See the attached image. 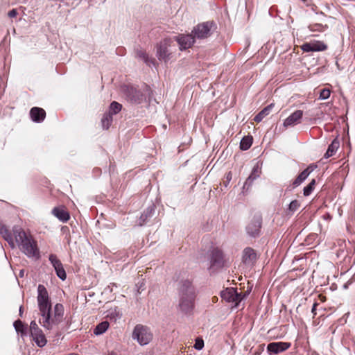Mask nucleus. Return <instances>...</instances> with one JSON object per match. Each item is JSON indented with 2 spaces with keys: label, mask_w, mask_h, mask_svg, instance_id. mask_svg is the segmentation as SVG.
Wrapping results in <instances>:
<instances>
[{
  "label": "nucleus",
  "mask_w": 355,
  "mask_h": 355,
  "mask_svg": "<svg viewBox=\"0 0 355 355\" xmlns=\"http://www.w3.org/2000/svg\"><path fill=\"white\" fill-rule=\"evenodd\" d=\"M112 116L113 115L108 112L103 114V116L101 119V123L103 129L107 130L110 127L113 120Z\"/></svg>",
  "instance_id": "obj_29"
},
{
  "label": "nucleus",
  "mask_w": 355,
  "mask_h": 355,
  "mask_svg": "<svg viewBox=\"0 0 355 355\" xmlns=\"http://www.w3.org/2000/svg\"><path fill=\"white\" fill-rule=\"evenodd\" d=\"M132 337L139 345H146L152 340L153 334L149 327L139 324L135 327Z\"/></svg>",
  "instance_id": "obj_6"
},
{
  "label": "nucleus",
  "mask_w": 355,
  "mask_h": 355,
  "mask_svg": "<svg viewBox=\"0 0 355 355\" xmlns=\"http://www.w3.org/2000/svg\"><path fill=\"white\" fill-rule=\"evenodd\" d=\"M13 232L19 248L28 257H35L36 259L40 257L37 243L31 236H28L21 228L19 227H15Z\"/></svg>",
  "instance_id": "obj_2"
},
{
  "label": "nucleus",
  "mask_w": 355,
  "mask_h": 355,
  "mask_svg": "<svg viewBox=\"0 0 355 355\" xmlns=\"http://www.w3.org/2000/svg\"><path fill=\"white\" fill-rule=\"evenodd\" d=\"M318 302H315L313 304V306H312V309H311V313H313V318H314L317 313H316V307L318 306Z\"/></svg>",
  "instance_id": "obj_45"
},
{
  "label": "nucleus",
  "mask_w": 355,
  "mask_h": 355,
  "mask_svg": "<svg viewBox=\"0 0 355 355\" xmlns=\"http://www.w3.org/2000/svg\"><path fill=\"white\" fill-rule=\"evenodd\" d=\"M17 14L18 12L16 9H12L8 12V15L9 17L13 18L15 17L17 15Z\"/></svg>",
  "instance_id": "obj_43"
},
{
  "label": "nucleus",
  "mask_w": 355,
  "mask_h": 355,
  "mask_svg": "<svg viewBox=\"0 0 355 355\" xmlns=\"http://www.w3.org/2000/svg\"><path fill=\"white\" fill-rule=\"evenodd\" d=\"M13 326L18 334L23 338L27 335L28 327L21 320H17L14 322Z\"/></svg>",
  "instance_id": "obj_25"
},
{
  "label": "nucleus",
  "mask_w": 355,
  "mask_h": 355,
  "mask_svg": "<svg viewBox=\"0 0 355 355\" xmlns=\"http://www.w3.org/2000/svg\"><path fill=\"white\" fill-rule=\"evenodd\" d=\"M217 29V24L213 20L201 22L193 26L191 33L196 40H205L211 37Z\"/></svg>",
  "instance_id": "obj_5"
},
{
  "label": "nucleus",
  "mask_w": 355,
  "mask_h": 355,
  "mask_svg": "<svg viewBox=\"0 0 355 355\" xmlns=\"http://www.w3.org/2000/svg\"><path fill=\"white\" fill-rule=\"evenodd\" d=\"M23 311H24V307H23V306H20L19 309V314L20 317H22Z\"/></svg>",
  "instance_id": "obj_47"
},
{
  "label": "nucleus",
  "mask_w": 355,
  "mask_h": 355,
  "mask_svg": "<svg viewBox=\"0 0 355 355\" xmlns=\"http://www.w3.org/2000/svg\"><path fill=\"white\" fill-rule=\"evenodd\" d=\"M173 39L178 44L179 49L181 51L191 48L196 41L191 32L189 34H178Z\"/></svg>",
  "instance_id": "obj_11"
},
{
  "label": "nucleus",
  "mask_w": 355,
  "mask_h": 355,
  "mask_svg": "<svg viewBox=\"0 0 355 355\" xmlns=\"http://www.w3.org/2000/svg\"><path fill=\"white\" fill-rule=\"evenodd\" d=\"M108 355H118V354L114 352H112L109 353Z\"/></svg>",
  "instance_id": "obj_50"
},
{
  "label": "nucleus",
  "mask_w": 355,
  "mask_h": 355,
  "mask_svg": "<svg viewBox=\"0 0 355 355\" xmlns=\"http://www.w3.org/2000/svg\"><path fill=\"white\" fill-rule=\"evenodd\" d=\"M64 312V306L60 303H57L54 306L53 315L51 316V311L49 312V320L44 322V318L40 320V323L46 329H51L53 325L58 324L63 318Z\"/></svg>",
  "instance_id": "obj_7"
},
{
  "label": "nucleus",
  "mask_w": 355,
  "mask_h": 355,
  "mask_svg": "<svg viewBox=\"0 0 355 355\" xmlns=\"http://www.w3.org/2000/svg\"><path fill=\"white\" fill-rule=\"evenodd\" d=\"M303 116V111L300 110H295L289 115L284 121L283 125L285 128L294 126L300 123Z\"/></svg>",
  "instance_id": "obj_17"
},
{
  "label": "nucleus",
  "mask_w": 355,
  "mask_h": 355,
  "mask_svg": "<svg viewBox=\"0 0 355 355\" xmlns=\"http://www.w3.org/2000/svg\"><path fill=\"white\" fill-rule=\"evenodd\" d=\"M248 178L250 179V180H252V182H254L258 178L255 177V175H252L250 174V175L248 177Z\"/></svg>",
  "instance_id": "obj_46"
},
{
  "label": "nucleus",
  "mask_w": 355,
  "mask_h": 355,
  "mask_svg": "<svg viewBox=\"0 0 355 355\" xmlns=\"http://www.w3.org/2000/svg\"><path fill=\"white\" fill-rule=\"evenodd\" d=\"M136 57L142 60L149 67L152 64L155 65V59L150 58L148 55L142 50L137 49L136 51Z\"/></svg>",
  "instance_id": "obj_24"
},
{
  "label": "nucleus",
  "mask_w": 355,
  "mask_h": 355,
  "mask_svg": "<svg viewBox=\"0 0 355 355\" xmlns=\"http://www.w3.org/2000/svg\"><path fill=\"white\" fill-rule=\"evenodd\" d=\"M52 214L60 221L67 223L70 218V214L64 207H55L52 209Z\"/></svg>",
  "instance_id": "obj_19"
},
{
  "label": "nucleus",
  "mask_w": 355,
  "mask_h": 355,
  "mask_svg": "<svg viewBox=\"0 0 355 355\" xmlns=\"http://www.w3.org/2000/svg\"><path fill=\"white\" fill-rule=\"evenodd\" d=\"M331 94V90L329 88H323L320 92L318 99L327 100L329 98Z\"/></svg>",
  "instance_id": "obj_35"
},
{
  "label": "nucleus",
  "mask_w": 355,
  "mask_h": 355,
  "mask_svg": "<svg viewBox=\"0 0 355 355\" xmlns=\"http://www.w3.org/2000/svg\"><path fill=\"white\" fill-rule=\"evenodd\" d=\"M250 174L252 175H255V177H257V178L260 177V175L261 174V168L259 165V163H257L254 166V167H253Z\"/></svg>",
  "instance_id": "obj_37"
},
{
  "label": "nucleus",
  "mask_w": 355,
  "mask_h": 355,
  "mask_svg": "<svg viewBox=\"0 0 355 355\" xmlns=\"http://www.w3.org/2000/svg\"><path fill=\"white\" fill-rule=\"evenodd\" d=\"M40 329V328L38 327L37 324L35 320H33L30 323V331L31 335L33 334V333H35L37 330Z\"/></svg>",
  "instance_id": "obj_41"
},
{
  "label": "nucleus",
  "mask_w": 355,
  "mask_h": 355,
  "mask_svg": "<svg viewBox=\"0 0 355 355\" xmlns=\"http://www.w3.org/2000/svg\"><path fill=\"white\" fill-rule=\"evenodd\" d=\"M257 259L256 251L250 247H246L243 250L242 261L245 265H252Z\"/></svg>",
  "instance_id": "obj_16"
},
{
  "label": "nucleus",
  "mask_w": 355,
  "mask_h": 355,
  "mask_svg": "<svg viewBox=\"0 0 355 355\" xmlns=\"http://www.w3.org/2000/svg\"><path fill=\"white\" fill-rule=\"evenodd\" d=\"M291 346L288 342H272L267 345V352L269 355L277 354L285 352Z\"/></svg>",
  "instance_id": "obj_14"
},
{
  "label": "nucleus",
  "mask_w": 355,
  "mask_h": 355,
  "mask_svg": "<svg viewBox=\"0 0 355 355\" xmlns=\"http://www.w3.org/2000/svg\"><path fill=\"white\" fill-rule=\"evenodd\" d=\"M252 142L253 138L251 135L245 136L241 140L239 148L241 150H247L251 147Z\"/></svg>",
  "instance_id": "obj_27"
},
{
  "label": "nucleus",
  "mask_w": 355,
  "mask_h": 355,
  "mask_svg": "<svg viewBox=\"0 0 355 355\" xmlns=\"http://www.w3.org/2000/svg\"><path fill=\"white\" fill-rule=\"evenodd\" d=\"M168 42L166 40L161 41L156 46V56L160 61L166 62L170 59L171 53L168 52Z\"/></svg>",
  "instance_id": "obj_15"
},
{
  "label": "nucleus",
  "mask_w": 355,
  "mask_h": 355,
  "mask_svg": "<svg viewBox=\"0 0 355 355\" xmlns=\"http://www.w3.org/2000/svg\"><path fill=\"white\" fill-rule=\"evenodd\" d=\"M109 327L107 321H103L98 324L94 329V334L96 336L101 335L105 333Z\"/></svg>",
  "instance_id": "obj_28"
},
{
  "label": "nucleus",
  "mask_w": 355,
  "mask_h": 355,
  "mask_svg": "<svg viewBox=\"0 0 355 355\" xmlns=\"http://www.w3.org/2000/svg\"><path fill=\"white\" fill-rule=\"evenodd\" d=\"M315 180L312 179L311 181L304 187L303 195L306 197L310 196L315 189Z\"/></svg>",
  "instance_id": "obj_34"
},
{
  "label": "nucleus",
  "mask_w": 355,
  "mask_h": 355,
  "mask_svg": "<svg viewBox=\"0 0 355 355\" xmlns=\"http://www.w3.org/2000/svg\"><path fill=\"white\" fill-rule=\"evenodd\" d=\"M0 234L8 243L11 248L15 247L12 236L10 230L2 223H0Z\"/></svg>",
  "instance_id": "obj_23"
},
{
  "label": "nucleus",
  "mask_w": 355,
  "mask_h": 355,
  "mask_svg": "<svg viewBox=\"0 0 355 355\" xmlns=\"http://www.w3.org/2000/svg\"><path fill=\"white\" fill-rule=\"evenodd\" d=\"M110 315H111L112 318H114L115 319H116V318H121L122 316V313H121L119 312H116V310L114 312H112Z\"/></svg>",
  "instance_id": "obj_44"
},
{
  "label": "nucleus",
  "mask_w": 355,
  "mask_h": 355,
  "mask_svg": "<svg viewBox=\"0 0 355 355\" xmlns=\"http://www.w3.org/2000/svg\"><path fill=\"white\" fill-rule=\"evenodd\" d=\"M274 107V104L271 103L264 107L261 111H260L254 118V121L259 123L261 122L264 117H266L267 115H268L272 110V108Z\"/></svg>",
  "instance_id": "obj_26"
},
{
  "label": "nucleus",
  "mask_w": 355,
  "mask_h": 355,
  "mask_svg": "<svg viewBox=\"0 0 355 355\" xmlns=\"http://www.w3.org/2000/svg\"><path fill=\"white\" fill-rule=\"evenodd\" d=\"M339 146H340V141H339L338 137H336L331 141V143L329 145L327 150L326 151L325 154L324 155V157L327 159V158L333 156L334 155H335V153L338 150Z\"/></svg>",
  "instance_id": "obj_22"
},
{
  "label": "nucleus",
  "mask_w": 355,
  "mask_h": 355,
  "mask_svg": "<svg viewBox=\"0 0 355 355\" xmlns=\"http://www.w3.org/2000/svg\"><path fill=\"white\" fill-rule=\"evenodd\" d=\"M308 28L311 32H323L328 28V26L315 23L309 25Z\"/></svg>",
  "instance_id": "obj_32"
},
{
  "label": "nucleus",
  "mask_w": 355,
  "mask_h": 355,
  "mask_svg": "<svg viewBox=\"0 0 355 355\" xmlns=\"http://www.w3.org/2000/svg\"><path fill=\"white\" fill-rule=\"evenodd\" d=\"M123 92L128 101L134 104H141L144 102H150L153 94L150 87L144 85L142 89H138L132 85H125Z\"/></svg>",
  "instance_id": "obj_3"
},
{
  "label": "nucleus",
  "mask_w": 355,
  "mask_h": 355,
  "mask_svg": "<svg viewBox=\"0 0 355 355\" xmlns=\"http://www.w3.org/2000/svg\"><path fill=\"white\" fill-rule=\"evenodd\" d=\"M209 270L210 273H214L224 267V254L223 251L218 248H214L211 250L209 254Z\"/></svg>",
  "instance_id": "obj_8"
},
{
  "label": "nucleus",
  "mask_w": 355,
  "mask_h": 355,
  "mask_svg": "<svg viewBox=\"0 0 355 355\" xmlns=\"http://www.w3.org/2000/svg\"><path fill=\"white\" fill-rule=\"evenodd\" d=\"M30 116L33 122L41 123L46 117V112L41 107H33L30 110Z\"/></svg>",
  "instance_id": "obj_20"
},
{
  "label": "nucleus",
  "mask_w": 355,
  "mask_h": 355,
  "mask_svg": "<svg viewBox=\"0 0 355 355\" xmlns=\"http://www.w3.org/2000/svg\"><path fill=\"white\" fill-rule=\"evenodd\" d=\"M179 310L185 315H191L195 307L196 289L189 279H182L179 283Z\"/></svg>",
  "instance_id": "obj_1"
},
{
  "label": "nucleus",
  "mask_w": 355,
  "mask_h": 355,
  "mask_svg": "<svg viewBox=\"0 0 355 355\" xmlns=\"http://www.w3.org/2000/svg\"><path fill=\"white\" fill-rule=\"evenodd\" d=\"M317 168V165L315 164H309L306 168L302 171L297 178L293 181V182L288 186L286 191H291L295 188L299 187L302 182L309 177V175Z\"/></svg>",
  "instance_id": "obj_10"
},
{
  "label": "nucleus",
  "mask_w": 355,
  "mask_h": 355,
  "mask_svg": "<svg viewBox=\"0 0 355 355\" xmlns=\"http://www.w3.org/2000/svg\"><path fill=\"white\" fill-rule=\"evenodd\" d=\"M204 347V341L202 338H198L194 344V348L197 350H201Z\"/></svg>",
  "instance_id": "obj_39"
},
{
  "label": "nucleus",
  "mask_w": 355,
  "mask_h": 355,
  "mask_svg": "<svg viewBox=\"0 0 355 355\" xmlns=\"http://www.w3.org/2000/svg\"><path fill=\"white\" fill-rule=\"evenodd\" d=\"M155 211V205L154 204H151L141 213L138 220V225L139 226H143L145 224H146L149 221V220L153 216Z\"/></svg>",
  "instance_id": "obj_18"
},
{
  "label": "nucleus",
  "mask_w": 355,
  "mask_h": 355,
  "mask_svg": "<svg viewBox=\"0 0 355 355\" xmlns=\"http://www.w3.org/2000/svg\"><path fill=\"white\" fill-rule=\"evenodd\" d=\"M122 109V105L116 101H112L109 107L108 113L112 115L118 114Z\"/></svg>",
  "instance_id": "obj_31"
},
{
  "label": "nucleus",
  "mask_w": 355,
  "mask_h": 355,
  "mask_svg": "<svg viewBox=\"0 0 355 355\" xmlns=\"http://www.w3.org/2000/svg\"><path fill=\"white\" fill-rule=\"evenodd\" d=\"M261 227L262 217L260 214H255L245 227L246 234L250 238H258L261 235Z\"/></svg>",
  "instance_id": "obj_9"
},
{
  "label": "nucleus",
  "mask_w": 355,
  "mask_h": 355,
  "mask_svg": "<svg viewBox=\"0 0 355 355\" xmlns=\"http://www.w3.org/2000/svg\"><path fill=\"white\" fill-rule=\"evenodd\" d=\"M253 183H254V182H252L250 179L247 178L243 184V186L242 188V192L243 193H247L250 190L251 187L252 186Z\"/></svg>",
  "instance_id": "obj_36"
},
{
  "label": "nucleus",
  "mask_w": 355,
  "mask_h": 355,
  "mask_svg": "<svg viewBox=\"0 0 355 355\" xmlns=\"http://www.w3.org/2000/svg\"><path fill=\"white\" fill-rule=\"evenodd\" d=\"M232 179V173L231 171H229L225 175V180L223 181V185L225 187H227L231 180Z\"/></svg>",
  "instance_id": "obj_40"
},
{
  "label": "nucleus",
  "mask_w": 355,
  "mask_h": 355,
  "mask_svg": "<svg viewBox=\"0 0 355 355\" xmlns=\"http://www.w3.org/2000/svg\"><path fill=\"white\" fill-rule=\"evenodd\" d=\"M220 297L227 302H236L238 304L242 300L241 293H238L236 288H227L220 292Z\"/></svg>",
  "instance_id": "obj_13"
},
{
  "label": "nucleus",
  "mask_w": 355,
  "mask_h": 355,
  "mask_svg": "<svg viewBox=\"0 0 355 355\" xmlns=\"http://www.w3.org/2000/svg\"><path fill=\"white\" fill-rule=\"evenodd\" d=\"M38 309L42 318H44V322L49 320V312L52 311V304L46 287L42 284L37 286V297Z\"/></svg>",
  "instance_id": "obj_4"
},
{
  "label": "nucleus",
  "mask_w": 355,
  "mask_h": 355,
  "mask_svg": "<svg viewBox=\"0 0 355 355\" xmlns=\"http://www.w3.org/2000/svg\"><path fill=\"white\" fill-rule=\"evenodd\" d=\"M49 260L53 267L58 277L62 281L65 280L67 279V273L60 260L54 254H51L49 256Z\"/></svg>",
  "instance_id": "obj_12"
},
{
  "label": "nucleus",
  "mask_w": 355,
  "mask_h": 355,
  "mask_svg": "<svg viewBox=\"0 0 355 355\" xmlns=\"http://www.w3.org/2000/svg\"><path fill=\"white\" fill-rule=\"evenodd\" d=\"M301 49L304 51V52H313V50L312 49V44L311 42H306L304 44H303L302 46H301Z\"/></svg>",
  "instance_id": "obj_38"
},
{
  "label": "nucleus",
  "mask_w": 355,
  "mask_h": 355,
  "mask_svg": "<svg viewBox=\"0 0 355 355\" xmlns=\"http://www.w3.org/2000/svg\"><path fill=\"white\" fill-rule=\"evenodd\" d=\"M265 349V345L261 344L254 349V355H261Z\"/></svg>",
  "instance_id": "obj_42"
},
{
  "label": "nucleus",
  "mask_w": 355,
  "mask_h": 355,
  "mask_svg": "<svg viewBox=\"0 0 355 355\" xmlns=\"http://www.w3.org/2000/svg\"><path fill=\"white\" fill-rule=\"evenodd\" d=\"M311 44L313 52L323 51L327 49V45L322 41H314Z\"/></svg>",
  "instance_id": "obj_33"
},
{
  "label": "nucleus",
  "mask_w": 355,
  "mask_h": 355,
  "mask_svg": "<svg viewBox=\"0 0 355 355\" xmlns=\"http://www.w3.org/2000/svg\"><path fill=\"white\" fill-rule=\"evenodd\" d=\"M300 207V203L297 200H292L288 205L286 209L287 215H293Z\"/></svg>",
  "instance_id": "obj_30"
},
{
  "label": "nucleus",
  "mask_w": 355,
  "mask_h": 355,
  "mask_svg": "<svg viewBox=\"0 0 355 355\" xmlns=\"http://www.w3.org/2000/svg\"><path fill=\"white\" fill-rule=\"evenodd\" d=\"M24 275V269H21L20 270L19 272V276L20 277H23Z\"/></svg>",
  "instance_id": "obj_48"
},
{
  "label": "nucleus",
  "mask_w": 355,
  "mask_h": 355,
  "mask_svg": "<svg viewBox=\"0 0 355 355\" xmlns=\"http://www.w3.org/2000/svg\"><path fill=\"white\" fill-rule=\"evenodd\" d=\"M31 336L33 338V340L35 341V343L37 347H43L46 345V343H47L46 338L41 329L39 330H37L35 333H33V334H31Z\"/></svg>",
  "instance_id": "obj_21"
},
{
  "label": "nucleus",
  "mask_w": 355,
  "mask_h": 355,
  "mask_svg": "<svg viewBox=\"0 0 355 355\" xmlns=\"http://www.w3.org/2000/svg\"><path fill=\"white\" fill-rule=\"evenodd\" d=\"M140 289H141L142 291L144 289L143 288V284L142 283L140 284V286H139V287L138 288V293H140V291H139Z\"/></svg>",
  "instance_id": "obj_49"
}]
</instances>
